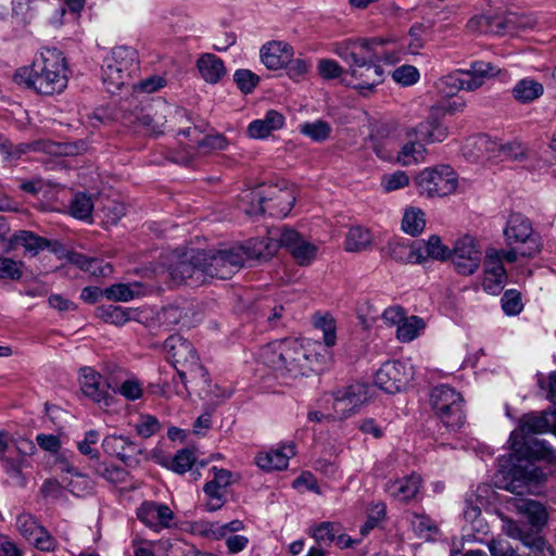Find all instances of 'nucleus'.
<instances>
[{
  "instance_id": "obj_1",
  "label": "nucleus",
  "mask_w": 556,
  "mask_h": 556,
  "mask_svg": "<svg viewBox=\"0 0 556 556\" xmlns=\"http://www.w3.org/2000/svg\"><path fill=\"white\" fill-rule=\"evenodd\" d=\"M331 358L330 353L318 341L286 338L262 346L257 361L273 371L285 383L308 376Z\"/></svg>"
},
{
  "instance_id": "obj_2",
  "label": "nucleus",
  "mask_w": 556,
  "mask_h": 556,
  "mask_svg": "<svg viewBox=\"0 0 556 556\" xmlns=\"http://www.w3.org/2000/svg\"><path fill=\"white\" fill-rule=\"evenodd\" d=\"M14 80L46 96L62 92L67 86L62 52L55 48L43 49L30 67L20 68L15 73Z\"/></svg>"
},
{
  "instance_id": "obj_3",
  "label": "nucleus",
  "mask_w": 556,
  "mask_h": 556,
  "mask_svg": "<svg viewBox=\"0 0 556 556\" xmlns=\"http://www.w3.org/2000/svg\"><path fill=\"white\" fill-rule=\"evenodd\" d=\"M367 39H344L331 43V51L348 64L352 86L362 93L370 92L383 81V70L369 54Z\"/></svg>"
},
{
  "instance_id": "obj_4",
  "label": "nucleus",
  "mask_w": 556,
  "mask_h": 556,
  "mask_svg": "<svg viewBox=\"0 0 556 556\" xmlns=\"http://www.w3.org/2000/svg\"><path fill=\"white\" fill-rule=\"evenodd\" d=\"M204 251H188L182 254L173 253L168 264L155 269V275L168 279L175 285L186 283L191 287L203 285L207 281Z\"/></svg>"
},
{
  "instance_id": "obj_5",
  "label": "nucleus",
  "mask_w": 556,
  "mask_h": 556,
  "mask_svg": "<svg viewBox=\"0 0 556 556\" xmlns=\"http://www.w3.org/2000/svg\"><path fill=\"white\" fill-rule=\"evenodd\" d=\"M168 359L174 364L185 388L187 383L200 380L206 383V370L201 365L193 345L180 336H170L165 341Z\"/></svg>"
},
{
  "instance_id": "obj_6",
  "label": "nucleus",
  "mask_w": 556,
  "mask_h": 556,
  "mask_svg": "<svg viewBox=\"0 0 556 556\" xmlns=\"http://www.w3.org/2000/svg\"><path fill=\"white\" fill-rule=\"evenodd\" d=\"M250 199L257 200V206L248 208L249 213H268L275 217H286L295 202V192L293 187L286 182L263 185L253 189Z\"/></svg>"
},
{
  "instance_id": "obj_7",
  "label": "nucleus",
  "mask_w": 556,
  "mask_h": 556,
  "mask_svg": "<svg viewBox=\"0 0 556 556\" xmlns=\"http://www.w3.org/2000/svg\"><path fill=\"white\" fill-rule=\"evenodd\" d=\"M137 59L132 48L115 47L103 60L102 79L111 93L119 90L126 83Z\"/></svg>"
},
{
  "instance_id": "obj_8",
  "label": "nucleus",
  "mask_w": 556,
  "mask_h": 556,
  "mask_svg": "<svg viewBox=\"0 0 556 556\" xmlns=\"http://www.w3.org/2000/svg\"><path fill=\"white\" fill-rule=\"evenodd\" d=\"M430 403L438 418L447 428L454 430L464 425V400L455 389L445 384L433 388Z\"/></svg>"
},
{
  "instance_id": "obj_9",
  "label": "nucleus",
  "mask_w": 556,
  "mask_h": 556,
  "mask_svg": "<svg viewBox=\"0 0 556 556\" xmlns=\"http://www.w3.org/2000/svg\"><path fill=\"white\" fill-rule=\"evenodd\" d=\"M421 195L428 198L446 197L458 187V177L448 165H438L422 169L415 178Z\"/></svg>"
},
{
  "instance_id": "obj_10",
  "label": "nucleus",
  "mask_w": 556,
  "mask_h": 556,
  "mask_svg": "<svg viewBox=\"0 0 556 556\" xmlns=\"http://www.w3.org/2000/svg\"><path fill=\"white\" fill-rule=\"evenodd\" d=\"M36 452L35 443L24 437L13 438L8 431L0 430V463L7 473L21 475L26 466V457Z\"/></svg>"
},
{
  "instance_id": "obj_11",
  "label": "nucleus",
  "mask_w": 556,
  "mask_h": 556,
  "mask_svg": "<svg viewBox=\"0 0 556 556\" xmlns=\"http://www.w3.org/2000/svg\"><path fill=\"white\" fill-rule=\"evenodd\" d=\"M371 397V388L366 383H354L332 394V417L345 419L359 412Z\"/></svg>"
},
{
  "instance_id": "obj_12",
  "label": "nucleus",
  "mask_w": 556,
  "mask_h": 556,
  "mask_svg": "<svg viewBox=\"0 0 556 556\" xmlns=\"http://www.w3.org/2000/svg\"><path fill=\"white\" fill-rule=\"evenodd\" d=\"M204 253L206 260L203 261V265L204 269H207V280L210 278L228 279L243 266V252L236 245L218 251H204Z\"/></svg>"
},
{
  "instance_id": "obj_13",
  "label": "nucleus",
  "mask_w": 556,
  "mask_h": 556,
  "mask_svg": "<svg viewBox=\"0 0 556 556\" xmlns=\"http://www.w3.org/2000/svg\"><path fill=\"white\" fill-rule=\"evenodd\" d=\"M505 241L508 245H521L522 257H533L539 252V244L533 237L530 220L521 214H511L504 229Z\"/></svg>"
},
{
  "instance_id": "obj_14",
  "label": "nucleus",
  "mask_w": 556,
  "mask_h": 556,
  "mask_svg": "<svg viewBox=\"0 0 556 556\" xmlns=\"http://www.w3.org/2000/svg\"><path fill=\"white\" fill-rule=\"evenodd\" d=\"M412 365L402 362L384 363L375 376V383L387 393L394 394L403 391L413 379Z\"/></svg>"
},
{
  "instance_id": "obj_15",
  "label": "nucleus",
  "mask_w": 556,
  "mask_h": 556,
  "mask_svg": "<svg viewBox=\"0 0 556 556\" xmlns=\"http://www.w3.org/2000/svg\"><path fill=\"white\" fill-rule=\"evenodd\" d=\"M456 271L464 276L475 274L482 261V251L477 239L470 236L459 238L450 255Z\"/></svg>"
},
{
  "instance_id": "obj_16",
  "label": "nucleus",
  "mask_w": 556,
  "mask_h": 556,
  "mask_svg": "<svg viewBox=\"0 0 556 556\" xmlns=\"http://www.w3.org/2000/svg\"><path fill=\"white\" fill-rule=\"evenodd\" d=\"M15 525L21 535L37 549L51 552L56 547L55 539L33 515L20 514Z\"/></svg>"
},
{
  "instance_id": "obj_17",
  "label": "nucleus",
  "mask_w": 556,
  "mask_h": 556,
  "mask_svg": "<svg viewBox=\"0 0 556 556\" xmlns=\"http://www.w3.org/2000/svg\"><path fill=\"white\" fill-rule=\"evenodd\" d=\"M279 243L280 247L287 249L300 266H308L317 257L318 247L293 229H282Z\"/></svg>"
},
{
  "instance_id": "obj_18",
  "label": "nucleus",
  "mask_w": 556,
  "mask_h": 556,
  "mask_svg": "<svg viewBox=\"0 0 556 556\" xmlns=\"http://www.w3.org/2000/svg\"><path fill=\"white\" fill-rule=\"evenodd\" d=\"M79 383L83 393L100 408H108L113 404L102 376L91 367L80 369Z\"/></svg>"
},
{
  "instance_id": "obj_19",
  "label": "nucleus",
  "mask_w": 556,
  "mask_h": 556,
  "mask_svg": "<svg viewBox=\"0 0 556 556\" xmlns=\"http://www.w3.org/2000/svg\"><path fill=\"white\" fill-rule=\"evenodd\" d=\"M213 478L203 488L206 495L205 507L208 511L222 508L226 502V491L231 484L232 473L227 469L212 468Z\"/></svg>"
},
{
  "instance_id": "obj_20",
  "label": "nucleus",
  "mask_w": 556,
  "mask_h": 556,
  "mask_svg": "<svg viewBox=\"0 0 556 556\" xmlns=\"http://www.w3.org/2000/svg\"><path fill=\"white\" fill-rule=\"evenodd\" d=\"M137 517L147 527L160 531L170 526L174 513L165 504L147 501L138 507Z\"/></svg>"
},
{
  "instance_id": "obj_21",
  "label": "nucleus",
  "mask_w": 556,
  "mask_h": 556,
  "mask_svg": "<svg viewBox=\"0 0 556 556\" xmlns=\"http://www.w3.org/2000/svg\"><path fill=\"white\" fill-rule=\"evenodd\" d=\"M294 55L293 48L285 41L271 40L260 50L261 62L271 71L287 66Z\"/></svg>"
},
{
  "instance_id": "obj_22",
  "label": "nucleus",
  "mask_w": 556,
  "mask_h": 556,
  "mask_svg": "<svg viewBox=\"0 0 556 556\" xmlns=\"http://www.w3.org/2000/svg\"><path fill=\"white\" fill-rule=\"evenodd\" d=\"M294 455L293 444H281L260 452L255 457V463L265 471L283 470L288 467L289 459Z\"/></svg>"
},
{
  "instance_id": "obj_23",
  "label": "nucleus",
  "mask_w": 556,
  "mask_h": 556,
  "mask_svg": "<svg viewBox=\"0 0 556 556\" xmlns=\"http://www.w3.org/2000/svg\"><path fill=\"white\" fill-rule=\"evenodd\" d=\"M463 155L471 162L497 159V141L486 135L468 138L463 146Z\"/></svg>"
},
{
  "instance_id": "obj_24",
  "label": "nucleus",
  "mask_w": 556,
  "mask_h": 556,
  "mask_svg": "<svg viewBox=\"0 0 556 556\" xmlns=\"http://www.w3.org/2000/svg\"><path fill=\"white\" fill-rule=\"evenodd\" d=\"M102 447L105 453L116 456L127 466H131L132 456L139 452L132 440L117 434L106 435L102 441Z\"/></svg>"
},
{
  "instance_id": "obj_25",
  "label": "nucleus",
  "mask_w": 556,
  "mask_h": 556,
  "mask_svg": "<svg viewBox=\"0 0 556 556\" xmlns=\"http://www.w3.org/2000/svg\"><path fill=\"white\" fill-rule=\"evenodd\" d=\"M280 247L279 238L268 237L264 239L249 240L244 245H236L242 254V265L250 260H268Z\"/></svg>"
},
{
  "instance_id": "obj_26",
  "label": "nucleus",
  "mask_w": 556,
  "mask_h": 556,
  "mask_svg": "<svg viewBox=\"0 0 556 556\" xmlns=\"http://www.w3.org/2000/svg\"><path fill=\"white\" fill-rule=\"evenodd\" d=\"M285 117L275 110L268 111L264 117L251 122L248 126V134L254 139H264L273 131L282 128Z\"/></svg>"
},
{
  "instance_id": "obj_27",
  "label": "nucleus",
  "mask_w": 556,
  "mask_h": 556,
  "mask_svg": "<svg viewBox=\"0 0 556 556\" xmlns=\"http://www.w3.org/2000/svg\"><path fill=\"white\" fill-rule=\"evenodd\" d=\"M421 484V478L418 475H410L394 481H389L386 485L387 492L400 502H406L415 497Z\"/></svg>"
},
{
  "instance_id": "obj_28",
  "label": "nucleus",
  "mask_w": 556,
  "mask_h": 556,
  "mask_svg": "<svg viewBox=\"0 0 556 556\" xmlns=\"http://www.w3.org/2000/svg\"><path fill=\"white\" fill-rule=\"evenodd\" d=\"M12 242L16 245L23 247L25 253L31 256H36L45 249H51L55 251V247L59 245V242H52L28 230L16 231L12 237Z\"/></svg>"
},
{
  "instance_id": "obj_29",
  "label": "nucleus",
  "mask_w": 556,
  "mask_h": 556,
  "mask_svg": "<svg viewBox=\"0 0 556 556\" xmlns=\"http://www.w3.org/2000/svg\"><path fill=\"white\" fill-rule=\"evenodd\" d=\"M179 135L190 138V144H188V147L191 150L195 148L204 150H224L227 146V140L222 135L201 137V130L198 127L185 128L179 131Z\"/></svg>"
},
{
  "instance_id": "obj_30",
  "label": "nucleus",
  "mask_w": 556,
  "mask_h": 556,
  "mask_svg": "<svg viewBox=\"0 0 556 556\" xmlns=\"http://www.w3.org/2000/svg\"><path fill=\"white\" fill-rule=\"evenodd\" d=\"M515 17L503 20L500 16L476 15L469 20L467 26L472 31L501 35L506 31L507 23H513Z\"/></svg>"
},
{
  "instance_id": "obj_31",
  "label": "nucleus",
  "mask_w": 556,
  "mask_h": 556,
  "mask_svg": "<svg viewBox=\"0 0 556 556\" xmlns=\"http://www.w3.org/2000/svg\"><path fill=\"white\" fill-rule=\"evenodd\" d=\"M408 141L397 152L395 161L402 166H412L421 163L426 159L427 150L419 138L407 136Z\"/></svg>"
},
{
  "instance_id": "obj_32",
  "label": "nucleus",
  "mask_w": 556,
  "mask_h": 556,
  "mask_svg": "<svg viewBox=\"0 0 556 556\" xmlns=\"http://www.w3.org/2000/svg\"><path fill=\"white\" fill-rule=\"evenodd\" d=\"M201 77L208 84L218 83L226 74L224 62L212 53L202 54L197 61Z\"/></svg>"
},
{
  "instance_id": "obj_33",
  "label": "nucleus",
  "mask_w": 556,
  "mask_h": 556,
  "mask_svg": "<svg viewBox=\"0 0 556 556\" xmlns=\"http://www.w3.org/2000/svg\"><path fill=\"white\" fill-rule=\"evenodd\" d=\"M416 248V263H424L429 258L444 261L450 257L451 252L442 244L438 236H431L428 241L419 242Z\"/></svg>"
},
{
  "instance_id": "obj_34",
  "label": "nucleus",
  "mask_w": 556,
  "mask_h": 556,
  "mask_svg": "<svg viewBox=\"0 0 556 556\" xmlns=\"http://www.w3.org/2000/svg\"><path fill=\"white\" fill-rule=\"evenodd\" d=\"M413 135L424 143L442 142L447 137V128L434 119L425 121L407 131V136Z\"/></svg>"
},
{
  "instance_id": "obj_35",
  "label": "nucleus",
  "mask_w": 556,
  "mask_h": 556,
  "mask_svg": "<svg viewBox=\"0 0 556 556\" xmlns=\"http://www.w3.org/2000/svg\"><path fill=\"white\" fill-rule=\"evenodd\" d=\"M192 391L197 392L199 396L210 401L214 405H218L233 394L230 387H222L218 384L212 386L208 374L206 372V383L200 380L191 383Z\"/></svg>"
},
{
  "instance_id": "obj_36",
  "label": "nucleus",
  "mask_w": 556,
  "mask_h": 556,
  "mask_svg": "<svg viewBox=\"0 0 556 556\" xmlns=\"http://www.w3.org/2000/svg\"><path fill=\"white\" fill-rule=\"evenodd\" d=\"M509 507L526 514L534 527L543 526L547 520L545 508L536 501L526 498H511L507 501Z\"/></svg>"
},
{
  "instance_id": "obj_37",
  "label": "nucleus",
  "mask_w": 556,
  "mask_h": 556,
  "mask_svg": "<svg viewBox=\"0 0 556 556\" xmlns=\"http://www.w3.org/2000/svg\"><path fill=\"white\" fill-rule=\"evenodd\" d=\"M467 78V90L473 91L480 88L486 78L494 77L500 73L495 66L486 62H475L471 64L470 70L465 71Z\"/></svg>"
},
{
  "instance_id": "obj_38",
  "label": "nucleus",
  "mask_w": 556,
  "mask_h": 556,
  "mask_svg": "<svg viewBox=\"0 0 556 556\" xmlns=\"http://www.w3.org/2000/svg\"><path fill=\"white\" fill-rule=\"evenodd\" d=\"M68 260L72 264L96 277H105L112 273V266L100 258L88 257L80 253H72Z\"/></svg>"
},
{
  "instance_id": "obj_39",
  "label": "nucleus",
  "mask_w": 556,
  "mask_h": 556,
  "mask_svg": "<svg viewBox=\"0 0 556 556\" xmlns=\"http://www.w3.org/2000/svg\"><path fill=\"white\" fill-rule=\"evenodd\" d=\"M543 92V85L532 78L520 79L511 90L515 100L523 104L531 103L539 99Z\"/></svg>"
},
{
  "instance_id": "obj_40",
  "label": "nucleus",
  "mask_w": 556,
  "mask_h": 556,
  "mask_svg": "<svg viewBox=\"0 0 556 556\" xmlns=\"http://www.w3.org/2000/svg\"><path fill=\"white\" fill-rule=\"evenodd\" d=\"M426 321L416 315L405 316L396 328V339L402 343H408L417 339L426 329Z\"/></svg>"
},
{
  "instance_id": "obj_41",
  "label": "nucleus",
  "mask_w": 556,
  "mask_h": 556,
  "mask_svg": "<svg viewBox=\"0 0 556 556\" xmlns=\"http://www.w3.org/2000/svg\"><path fill=\"white\" fill-rule=\"evenodd\" d=\"M142 293V285L139 282L115 283L104 289V296L114 302H128Z\"/></svg>"
},
{
  "instance_id": "obj_42",
  "label": "nucleus",
  "mask_w": 556,
  "mask_h": 556,
  "mask_svg": "<svg viewBox=\"0 0 556 556\" xmlns=\"http://www.w3.org/2000/svg\"><path fill=\"white\" fill-rule=\"evenodd\" d=\"M197 460L195 453L192 448H181L174 457H164L160 464L169 468L176 473L182 475L190 470Z\"/></svg>"
},
{
  "instance_id": "obj_43",
  "label": "nucleus",
  "mask_w": 556,
  "mask_h": 556,
  "mask_svg": "<svg viewBox=\"0 0 556 556\" xmlns=\"http://www.w3.org/2000/svg\"><path fill=\"white\" fill-rule=\"evenodd\" d=\"M372 241L371 232L361 226L350 228L345 236L344 249L348 252H361L366 250Z\"/></svg>"
},
{
  "instance_id": "obj_44",
  "label": "nucleus",
  "mask_w": 556,
  "mask_h": 556,
  "mask_svg": "<svg viewBox=\"0 0 556 556\" xmlns=\"http://www.w3.org/2000/svg\"><path fill=\"white\" fill-rule=\"evenodd\" d=\"M467 83L465 71H456L443 76L438 81L437 87L442 94L450 97L454 96L462 89L467 90Z\"/></svg>"
},
{
  "instance_id": "obj_45",
  "label": "nucleus",
  "mask_w": 556,
  "mask_h": 556,
  "mask_svg": "<svg viewBox=\"0 0 556 556\" xmlns=\"http://www.w3.org/2000/svg\"><path fill=\"white\" fill-rule=\"evenodd\" d=\"M426 227L425 213L418 207H408L405 210L402 218V230L410 236H417Z\"/></svg>"
},
{
  "instance_id": "obj_46",
  "label": "nucleus",
  "mask_w": 556,
  "mask_h": 556,
  "mask_svg": "<svg viewBox=\"0 0 556 556\" xmlns=\"http://www.w3.org/2000/svg\"><path fill=\"white\" fill-rule=\"evenodd\" d=\"M314 326L323 332L324 344L321 345L331 354L329 348L336 345V321L330 316H317L314 319Z\"/></svg>"
},
{
  "instance_id": "obj_47",
  "label": "nucleus",
  "mask_w": 556,
  "mask_h": 556,
  "mask_svg": "<svg viewBox=\"0 0 556 556\" xmlns=\"http://www.w3.org/2000/svg\"><path fill=\"white\" fill-rule=\"evenodd\" d=\"M497 159L511 161H523L528 156L527 148L519 141H509L506 143L497 142Z\"/></svg>"
},
{
  "instance_id": "obj_48",
  "label": "nucleus",
  "mask_w": 556,
  "mask_h": 556,
  "mask_svg": "<svg viewBox=\"0 0 556 556\" xmlns=\"http://www.w3.org/2000/svg\"><path fill=\"white\" fill-rule=\"evenodd\" d=\"M134 428L139 437L148 439L160 431L161 424L155 416L141 414L134 424Z\"/></svg>"
},
{
  "instance_id": "obj_49",
  "label": "nucleus",
  "mask_w": 556,
  "mask_h": 556,
  "mask_svg": "<svg viewBox=\"0 0 556 556\" xmlns=\"http://www.w3.org/2000/svg\"><path fill=\"white\" fill-rule=\"evenodd\" d=\"M409 185V177L404 170H395L381 177L380 186L384 192H393Z\"/></svg>"
},
{
  "instance_id": "obj_50",
  "label": "nucleus",
  "mask_w": 556,
  "mask_h": 556,
  "mask_svg": "<svg viewBox=\"0 0 556 556\" xmlns=\"http://www.w3.org/2000/svg\"><path fill=\"white\" fill-rule=\"evenodd\" d=\"M301 132L312 140L320 142L326 140L331 134V127L324 121H315L301 125Z\"/></svg>"
},
{
  "instance_id": "obj_51",
  "label": "nucleus",
  "mask_w": 556,
  "mask_h": 556,
  "mask_svg": "<svg viewBox=\"0 0 556 556\" xmlns=\"http://www.w3.org/2000/svg\"><path fill=\"white\" fill-rule=\"evenodd\" d=\"M93 203L90 197L85 193H78L74 197L71 204V214L78 219H87L91 216Z\"/></svg>"
},
{
  "instance_id": "obj_52",
  "label": "nucleus",
  "mask_w": 556,
  "mask_h": 556,
  "mask_svg": "<svg viewBox=\"0 0 556 556\" xmlns=\"http://www.w3.org/2000/svg\"><path fill=\"white\" fill-rule=\"evenodd\" d=\"M132 311L121 306L109 305L101 312V317L110 324L122 326L131 319Z\"/></svg>"
},
{
  "instance_id": "obj_53",
  "label": "nucleus",
  "mask_w": 556,
  "mask_h": 556,
  "mask_svg": "<svg viewBox=\"0 0 556 556\" xmlns=\"http://www.w3.org/2000/svg\"><path fill=\"white\" fill-rule=\"evenodd\" d=\"M392 78L399 85L407 87L415 85L419 80L420 74L417 67L405 64L392 72Z\"/></svg>"
},
{
  "instance_id": "obj_54",
  "label": "nucleus",
  "mask_w": 556,
  "mask_h": 556,
  "mask_svg": "<svg viewBox=\"0 0 556 556\" xmlns=\"http://www.w3.org/2000/svg\"><path fill=\"white\" fill-rule=\"evenodd\" d=\"M501 303L503 311L509 316L518 315L523 308L520 292L515 289L505 291Z\"/></svg>"
},
{
  "instance_id": "obj_55",
  "label": "nucleus",
  "mask_w": 556,
  "mask_h": 556,
  "mask_svg": "<svg viewBox=\"0 0 556 556\" xmlns=\"http://www.w3.org/2000/svg\"><path fill=\"white\" fill-rule=\"evenodd\" d=\"M24 263L0 256V279L17 280L22 277Z\"/></svg>"
},
{
  "instance_id": "obj_56",
  "label": "nucleus",
  "mask_w": 556,
  "mask_h": 556,
  "mask_svg": "<svg viewBox=\"0 0 556 556\" xmlns=\"http://www.w3.org/2000/svg\"><path fill=\"white\" fill-rule=\"evenodd\" d=\"M484 273H490L491 275L497 274V276H507L506 269L504 268L503 261L501 260V255L498 254V250L495 248H488L484 254Z\"/></svg>"
},
{
  "instance_id": "obj_57",
  "label": "nucleus",
  "mask_w": 556,
  "mask_h": 556,
  "mask_svg": "<svg viewBox=\"0 0 556 556\" xmlns=\"http://www.w3.org/2000/svg\"><path fill=\"white\" fill-rule=\"evenodd\" d=\"M426 27L424 24H414L409 31V42L407 46V52L409 54H418L426 43Z\"/></svg>"
},
{
  "instance_id": "obj_58",
  "label": "nucleus",
  "mask_w": 556,
  "mask_h": 556,
  "mask_svg": "<svg viewBox=\"0 0 556 556\" xmlns=\"http://www.w3.org/2000/svg\"><path fill=\"white\" fill-rule=\"evenodd\" d=\"M410 523L414 532L420 538L429 539L438 531L435 523L425 515H414Z\"/></svg>"
},
{
  "instance_id": "obj_59",
  "label": "nucleus",
  "mask_w": 556,
  "mask_h": 556,
  "mask_svg": "<svg viewBox=\"0 0 556 556\" xmlns=\"http://www.w3.org/2000/svg\"><path fill=\"white\" fill-rule=\"evenodd\" d=\"M162 546L166 556H197L198 552L194 546L187 544L182 540L163 541Z\"/></svg>"
},
{
  "instance_id": "obj_60",
  "label": "nucleus",
  "mask_w": 556,
  "mask_h": 556,
  "mask_svg": "<svg viewBox=\"0 0 556 556\" xmlns=\"http://www.w3.org/2000/svg\"><path fill=\"white\" fill-rule=\"evenodd\" d=\"M233 80L242 92L250 93L257 86L260 77L250 70L242 68L235 72Z\"/></svg>"
},
{
  "instance_id": "obj_61",
  "label": "nucleus",
  "mask_w": 556,
  "mask_h": 556,
  "mask_svg": "<svg viewBox=\"0 0 556 556\" xmlns=\"http://www.w3.org/2000/svg\"><path fill=\"white\" fill-rule=\"evenodd\" d=\"M317 73L324 79H336L341 77L344 68L332 59H320L317 63Z\"/></svg>"
},
{
  "instance_id": "obj_62",
  "label": "nucleus",
  "mask_w": 556,
  "mask_h": 556,
  "mask_svg": "<svg viewBox=\"0 0 556 556\" xmlns=\"http://www.w3.org/2000/svg\"><path fill=\"white\" fill-rule=\"evenodd\" d=\"M117 392L127 401L139 400L143 394L142 383L136 378H128L121 383Z\"/></svg>"
},
{
  "instance_id": "obj_63",
  "label": "nucleus",
  "mask_w": 556,
  "mask_h": 556,
  "mask_svg": "<svg viewBox=\"0 0 556 556\" xmlns=\"http://www.w3.org/2000/svg\"><path fill=\"white\" fill-rule=\"evenodd\" d=\"M389 254L392 258L397 262H410L416 263V248L407 247L400 242H392L389 244Z\"/></svg>"
},
{
  "instance_id": "obj_64",
  "label": "nucleus",
  "mask_w": 556,
  "mask_h": 556,
  "mask_svg": "<svg viewBox=\"0 0 556 556\" xmlns=\"http://www.w3.org/2000/svg\"><path fill=\"white\" fill-rule=\"evenodd\" d=\"M501 520H502V531L509 538L519 540L523 544L528 545V542L526 541L528 535L523 531L521 527H519L513 519L508 518L507 516L503 514H498Z\"/></svg>"
}]
</instances>
